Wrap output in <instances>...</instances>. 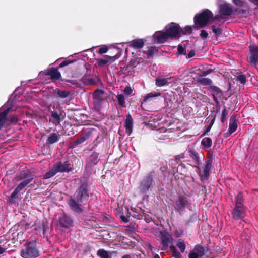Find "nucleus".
<instances>
[{"instance_id":"44","label":"nucleus","mask_w":258,"mask_h":258,"mask_svg":"<svg viewBox=\"0 0 258 258\" xmlns=\"http://www.w3.org/2000/svg\"><path fill=\"white\" fill-rule=\"evenodd\" d=\"M212 29L213 30V32L215 33V35L216 36H219L222 33V30L221 28L218 27L216 28L215 25L212 26Z\"/></svg>"},{"instance_id":"1","label":"nucleus","mask_w":258,"mask_h":258,"mask_svg":"<svg viewBox=\"0 0 258 258\" xmlns=\"http://www.w3.org/2000/svg\"><path fill=\"white\" fill-rule=\"evenodd\" d=\"M33 178L30 174H28L26 172L23 171L21 172L15 178L16 182L21 181L16 188L14 189L12 194L10 196V199L13 200L18 198V195L20 191L26 186H27L32 181Z\"/></svg>"},{"instance_id":"62","label":"nucleus","mask_w":258,"mask_h":258,"mask_svg":"<svg viewBox=\"0 0 258 258\" xmlns=\"http://www.w3.org/2000/svg\"><path fill=\"white\" fill-rule=\"evenodd\" d=\"M212 96H213L214 100L215 101H217V99L216 97L215 96V94H213Z\"/></svg>"},{"instance_id":"6","label":"nucleus","mask_w":258,"mask_h":258,"mask_svg":"<svg viewBox=\"0 0 258 258\" xmlns=\"http://www.w3.org/2000/svg\"><path fill=\"white\" fill-rule=\"evenodd\" d=\"M166 32L171 39L180 36V26L176 23H171L166 26Z\"/></svg>"},{"instance_id":"38","label":"nucleus","mask_w":258,"mask_h":258,"mask_svg":"<svg viewBox=\"0 0 258 258\" xmlns=\"http://www.w3.org/2000/svg\"><path fill=\"white\" fill-rule=\"evenodd\" d=\"M177 246L180 249L181 252L183 253L186 248V245L184 241L182 239H179L176 244Z\"/></svg>"},{"instance_id":"8","label":"nucleus","mask_w":258,"mask_h":258,"mask_svg":"<svg viewBox=\"0 0 258 258\" xmlns=\"http://www.w3.org/2000/svg\"><path fill=\"white\" fill-rule=\"evenodd\" d=\"M246 215V208L243 205H235L232 211V217L235 220L244 218Z\"/></svg>"},{"instance_id":"56","label":"nucleus","mask_w":258,"mask_h":258,"mask_svg":"<svg viewBox=\"0 0 258 258\" xmlns=\"http://www.w3.org/2000/svg\"><path fill=\"white\" fill-rule=\"evenodd\" d=\"M228 112H227L226 109H224V110H222V116L223 117V118H225Z\"/></svg>"},{"instance_id":"28","label":"nucleus","mask_w":258,"mask_h":258,"mask_svg":"<svg viewBox=\"0 0 258 258\" xmlns=\"http://www.w3.org/2000/svg\"><path fill=\"white\" fill-rule=\"evenodd\" d=\"M197 82L201 85L208 86L212 83V81L209 78L199 77L197 80Z\"/></svg>"},{"instance_id":"57","label":"nucleus","mask_w":258,"mask_h":258,"mask_svg":"<svg viewBox=\"0 0 258 258\" xmlns=\"http://www.w3.org/2000/svg\"><path fill=\"white\" fill-rule=\"evenodd\" d=\"M250 2L254 4L255 5L258 6V0H249Z\"/></svg>"},{"instance_id":"16","label":"nucleus","mask_w":258,"mask_h":258,"mask_svg":"<svg viewBox=\"0 0 258 258\" xmlns=\"http://www.w3.org/2000/svg\"><path fill=\"white\" fill-rule=\"evenodd\" d=\"M78 201H81L82 199L85 197H88L87 185L86 184H82L76 192Z\"/></svg>"},{"instance_id":"31","label":"nucleus","mask_w":258,"mask_h":258,"mask_svg":"<svg viewBox=\"0 0 258 258\" xmlns=\"http://www.w3.org/2000/svg\"><path fill=\"white\" fill-rule=\"evenodd\" d=\"M189 156L194 160L195 162L199 164V157L198 153L195 150L190 149L189 150Z\"/></svg>"},{"instance_id":"46","label":"nucleus","mask_w":258,"mask_h":258,"mask_svg":"<svg viewBox=\"0 0 258 258\" xmlns=\"http://www.w3.org/2000/svg\"><path fill=\"white\" fill-rule=\"evenodd\" d=\"M123 92L127 95H133L134 94L133 90L130 87H126L124 89Z\"/></svg>"},{"instance_id":"47","label":"nucleus","mask_w":258,"mask_h":258,"mask_svg":"<svg viewBox=\"0 0 258 258\" xmlns=\"http://www.w3.org/2000/svg\"><path fill=\"white\" fill-rule=\"evenodd\" d=\"M237 80L242 84H244L246 81L245 76L242 74H240L237 76Z\"/></svg>"},{"instance_id":"53","label":"nucleus","mask_w":258,"mask_h":258,"mask_svg":"<svg viewBox=\"0 0 258 258\" xmlns=\"http://www.w3.org/2000/svg\"><path fill=\"white\" fill-rule=\"evenodd\" d=\"M10 121L12 123L15 122L17 121L18 119L16 116H13L10 118Z\"/></svg>"},{"instance_id":"40","label":"nucleus","mask_w":258,"mask_h":258,"mask_svg":"<svg viewBox=\"0 0 258 258\" xmlns=\"http://www.w3.org/2000/svg\"><path fill=\"white\" fill-rule=\"evenodd\" d=\"M209 89L217 95H220L222 93L221 90L218 87L215 86L210 85Z\"/></svg>"},{"instance_id":"17","label":"nucleus","mask_w":258,"mask_h":258,"mask_svg":"<svg viewBox=\"0 0 258 258\" xmlns=\"http://www.w3.org/2000/svg\"><path fill=\"white\" fill-rule=\"evenodd\" d=\"M204 253L203 248L197 246L190 251L188 255L189 258H201Z\"/></svg>"},{"instance_id":"3","label":"nucleus","mask_w":258,"mask_h":258,"mask_svg":"<svg viewBox=\"0 0 258 258\" xmlns=\"http://www.w3.org/2000/svg\"><path fill=\"white\" fill-rule=\"evenodd\" d=\"M213 19L212 13L209 10L206 9L201 13L197 14L194 18L195 24L197 27L202 28L207 25Z\"/></svg>"},{"instance_id":"59","label":"nucleus","mask_w":258,"mask_h":258,"mask_svg":"<svg viewBox=\"0 0 258 258\" xmlns=\"http://www.w3.org/2000/svg\"><path fill=\"white\" fill-rule=\"evenodd\" d=\"M122 258H132V256L131 255L126 254L123 255Z\"/></svg>"},{"instance_id":"14","label":"nucleus","mask_w":258,"mask_h":258,"mask_svg":"<svg viewBox=\"0 0 258 258\" xmlns=\"http://www.w3.org/2000/svg\"><path fill=\"white\" fill-rule=\"evenodd\" d=\"M153 37L158 43H164L168 40L171 39L166 31H157L154 34Z\"/></svg>"},{"instance_id":"33","label":"nucleus","mask_w":258,"mask_h":258,"mask_svg":"<svg viewBox=\"0 0 258 258\" xmlns=\"http://www.w3.org/2000/svg\"><path fill=\"white\" fill-rule=\"evenodd\" d=\"M98 158V154L94 152L89 157V164H96L97 162Z\"/></svg>"},{"instance_id":"21","label":"nucleus","mask_w":258,"mask_h":258,"mask_svg":"<svg viewBox=\"0 0 258 258\" xmlns=\"http://www.w3.org/2000/svg\"><path fill=\"white\" fill-rule=\"evenodd\" d=\"M125 126L126 128V132L128 133L129 135H130L133 131V119L132 116L130 114H128L126 116Z\"/></svg>"},{"instance_id":"10","label":"nucleus","mask_w":258,"mask_h":258,"mask_svg":"<svg viewBox=\"0 0 258 258\" xmlns=\"http://www.w3.org/2000/svg\"><path fill=\"white\" fill-rule=\"evenodd\" d=\"M188 203L187 198L185 196H180L175 202L174 208L177 212H181L184 210Z\"/></svg>"},{"instance_id":"19","label":"nucleus","mask_w":258,"mask_h":258,"mask_svg":"<svg viewBox=\"0 0 258 258\" xmlns=\"http://www.w3.org/2000/svg\"><path fill=\"white\" fill-rule=\"evenodd\" d=\"M118 57L116 56H110L108 55H105V58L102 59L99 58L97 59V61L99 66H104L108 63H111V62L115 61Z\"/></svg>"},{"instance_id":"55","label":"nucleus","mask_w":258,"mask_h":258,"mask_svg":"<svg viewBox=\"0 0 258 258\" xmlns=\"http://www.w3.org/2000/svg\"><path fill=\"white\" fill-rule=\"evenodd\" d=\"M195 55V52L193 50H191L188 54V58H191L194 56Z\"/></svg>"},{"instance_id":"61","label":"nucleus","mask_w":258,"mask_h":258,"mask_svg":"<svg viewBox=\"0 0 258 258\" xmlns=\"http://www.w3.org/2000/svg\"><path fill=\"white\" fill-rule=\"evenodd\" d=\"M121 219L124 222H128V220L127 218H124V217H121Z\"/></svg>"},{"instance_id":"39","label":"nucleus","mask_w":258,"mask_h":258,"mask_svg":"<svg viewBox=\"0 0 258 258\" xmlns=\"http://www.w3.org/2000/svg\"><path fill=\"white\" fill-rule=\"evenodd\" d=\"M192 31V29L190 26H186L184 28H181L180 27V35L190 34Z\"/></svg>"},{"instance_id":"30","label":"nucleus","mask_w":258,"mask_h":258,"mask_svg":"<svg viewBox=\"0 0 258 258\" xmlns=\"http://www.w3.org/2000/svg\"><path fill=\"white\" fill-rule=\"evenodd\" d=\"M51 117L52 118H53V119H54V120H53L52 121V122L54 124H55V125H58L60 124V123L61 122V117H60V115L59 114H58L57 112H52L51 115Z\"/></svg>"},{"instance_id":"4","label":"nucleus","mask_w":258,"mask_h":258,"mask_svg":"<svg viewBox=\"0 0 258 258\" xmlns=\"http://www.w3.org/2000/svg\"><path fill=\"white\" fill-rule=\"evenodd\" d=\"M105 99L104 91L98 89L94 92L93 108L96 111L99 112L101 110Z\"/></svg>"},{"instance_id":"36","label":"nucleus","mask_w":258,"mask_h":258,"mask_svg":"<svg viewBox=\"0 0 258 258\" xmlns=\"http://www.w3.org/2000/svg\"><path fill=\"white\" fill-rule=\"evenodd\" d=\"M157 51L156 48L154 46L148 47L147 50H145L144 52L146 53L148 56H152Z\"/></svg>"},{"instance_id":"11","label":"nucleus","mask_w":258,"mask_h":258,"mask_svg":"<svg viewBox=\"0 0 258 258\" xmlns=\"http://www.w3.org/2000/svg\"><path fill=\"white\" fill-rule=\"evenodd\" d=\"M217 5L221 15L229 16L231 14L232 10L229 4L222 0H218Z\"/></svg>"},{"instance_id":"18","label":"nucleus","mask_w":258,"mask_h":258,"mask_svg":"<svg viewBox=\"0 0 258 258\" xmlns=\"http://www.w3.org/2000/svg\"><path fill=\"white\" fill-rule=\"evenodd\" d=\"M79 201H76L73 199H71L68 201V204L70 206L71 209L78 213H80L82 212L83 209L81 206L79 205L78 203Z\"/></svg>"},{"instance_id":"45","label":"nucleus","mask_w":258,"mask_h":258,"mask_svg":"<svg viewBox=\"0 0 258 258\" xmlns=\"http://www.w3.org/2000/svg\"><path fill=\"white\" fill-rule=\"evenodd\" d=\"M243 199L242 194H238L236 197V205H243Z\"/></svg>"},{"instance_id":"29","label":"nucleus","mask_w":258,"mask_h":258,"mask_svg":"<svg viewBox=\"0 0 258 258\" xmlns=\"http://www.w3.org/2000/svg\"><path fill=\"white\" fill-rule=\"evenodd\" d=\"M55 92L57 94L58 97L61 98H66L68 97L70 94L69 91L59 89H55Z\"/></svg>"},{"instance_id":"50","label":"nucleus","mask_w":258,"mask_h":258,"mask_svg":"<svg viewBox=\"0 0 258 258\" xmlns=\"http://www.w3.org/2000/svg\"><path fill=\"white\" fill-rule=\"evenodd\" d=\"M213 123H214V120H213L211 122L210 124L206 127V130H205V132L204 133V135H205L206 134H207V133H208L210 131V130L211 128Z\"/></svg>"},{"instance_id":"24","label":"nucleus","mask_w":258,"mask_h":258,"mask_svg":"<svg viewBox=\"0 0 258 258\" xmlns=\"http://www.w3.org/2000/svg\"><path fill=\"white\" fill-rule=\"evenodd\" d=\"M237 128V120L235 118H231L230 120L229 125V134H232L234 132L236 131Z\"/></svg>"},{"instance_id":"20","label":"nucleus","mask_w":258,"mask_h":258,"mask_svg":"<svg viewBox=\"0 0 258 258\" xmlns=\"http://www.w3.org/2000/svg\"><path fill=\"white\" fill-rule=\"evenodd\" d=\"M59 223L63 227H69L72 225L73 221L70 217L64 215L60 218Z\"/></svg>"},{"instance_id":"5","label":"nucleus","mask_w":258,"mask_h":258,"mask_svg":"<svg viewBox=\"0 0 258 258\" xmlns=\"http://www.w3.org/2000/svg\"><path fill=\"white\" fill-rule=\"evenodd\" d=\"M153 182V178L151 174H149L145 177L139 187L140 192L142 194H146L151 187Z\"/></svg>"},{"instance_id":"34","label":"nucleus","mask_w":258,"mask_h":258,"mask_svg":"<svg viewBox=\"0 0 258 258\" xmlns=\"http://www.w3.org/2000/svg\"><path fill=\"white\" fill-rule=\"evenodd\" d=\"M57 171L56 170L54 166H53L52 169L49 171L47 172L44 175V178L48 179L50 178L53 176H54L57 173Z\"/></svg>"},{"instance_id":"23","label":"nucleus","mask_w":258,"mask_h":258,"mask_svg":"<svg viewBox=\"0 0 258 258\" xmlns=\"http://www.w3.org/2000/svg\"><path fill=\"white\" fill-rule=\"evenodd\" d=\"M47 75L50 76L51 79H58L60 77V73L56 69H51L47 73Z\"/></svg>"},{"instance_id":"32","label":"nucleus","mask_w":258,"mask_h":258,"mask_svg":"<svg viewBox=\"0 0 258 258\" xmlns=\"http://www.w3.org/2000/svg\"><path fill=\"white\" fill-rule=\"evenodd\" d=\"M201 144L206 148H209L212 146V141L210 138H204L201 141Z\"/></svg>"},{"instance_id":"12","label":"nucleus","mask_w":258,"mask_h":258,"mask_svg":"<svg viewBox=\"0 0 258 258\" xmlns=\"http://www.w3.org/2000/svg\"><path fill=\"white\" fill-rule=\"evenodd\" d=\"M9 104L5 105L0 110V130L3 127L4 123L7 120V116L9 112L11 110V108L9 106Z\"/></svg>"},{"instance_id":"15","label":"nucleus","mask_w":258,"mask_h":258,"mask_svg":"<svg viewBox=\"0 0 258 258\" xmlns=\"http://www.w3.org/2000/svg\"><path fill=\"white\" fill-rule=\"evenodd\" d=\"M54 166L58 172H69L72 170V167L68 161L60 162Z\"/></svg>"},{"instance_id":"26","label":"nucleus","mask_w":258,"mask_h":258,"mask_svg":"<svg viewBox=\"0 0 258 258\" xmlns=\"http://www.w3.org/2000/svg\"><path fill=\"white\" fill-rule=\"evenodd\" d=\"M144 45V42L143 40L142 39H139L133 40L131 42V44L130 46L134 48L138 49L143 47Z\"/></svg>"},{"instance_id":"63","label":"nucleus","mask_w":258,"mask_h":258,"mask_svg":"<svg viewBox=\"0 0 258 258\" xmlns=\"http://www.w3.org/2000/svg\"><path fill=\"white\" fill-rule=\"evenodd\" d=\"M154 258H160V257L158 254H156L154 255Z\"/></svg>"},{"instance_id":"35","label":"nucleus","mask_w":258,"mask_h":258,"mask_svg":"<svg viewBox=\"0 0 258 258\" xmlns=\"http://www.w3.org/2000/svg\"><path fill=\"white\" fill-rule=\"evenodd\" d=\"M116 99H117L118 104L120 107H124L125 106V98H124V96L122 94H118L116 96Z\"/></svg>"},{"instance_id":"27","label":"nucleus","mask_w":258,"mask_h":258,"mask_svg":"<svg viewBox=\"0 0 258 258\" xmlns=\"http://www.w3.org/2000/svg\"><path fill=\"white\" fill-rule=\"evenodd\" d=\"M161 95V93L159 92H152L147 94L144 97V101L148 102L149 101L152 100L153 98L160 96Z\"/></svg>"},{"instance_id":"43","label":"nucleus","mask_w":258,"mask_h":258,"mask_svg":"<svg viewBox=\"0 0 258 258\" xmlns=\"http://www.w3.org/2000/svg\"><path fill=\"white\" fill-rule=\"evenodd\" d=\"M89 137L88 135H85L84 136L81 137L80 138L78 139L75 142L76 145H79L82 143H83L86 140H87Z\"/></svg>"},{"instance_id":"2","label":"nucleus","mask_w":258,"mask_h":258,"mask_svg":"<svg viewBox=\"0 0 258 258\" xmlns=\"http://www.w3.org/2000/svg\"><path fill=\"white\" fill-rule=\"evenodd\" d=\"M23 258H36L39 255L37 248L36 243L34 241L30 242L24 245L20 252Z\"/></svg>"},{"instance_id":"58","label":"nucleus","mask_w":258,"mask_h":258,"mask_svg":"<svg viewBox=\"0 0 258 258\" xmlns=\"http://www.w3.org/2000/svg\"><path fill=\"white\" fill-rule=\"evenodd\" d=\"M5 251V249L3 248V247H2L0 246V254H3Z\"/></svg>"},{"instance_id":"51","label":"nucleus","mask_w":258,"mask_h":258,"mask_svg":"<svg viewBox=\"0 0 258 258\" xmlns=\"http://www.w3.org/2000/svg\"><path fill=\"white\" fill-rule=\"evenodd\" d=\"M212 72V70L211 69H208L205 71H203V72H202L201 74V76H207V75L209 74L210 73H211V72Z\"/></svg>"},{"instance_id":"13","label":"nucleus","mask_w":258,"mask_h":258,"mask_svg":"<svg viewBox=\"0 0 258 258\" xmlns=\"http://www.w3.org/2000/svg\"><path fill=\"white\" fill-rule=\"evenodd\" d=\"M250 56L248 61L255 64L258 61V47L256 45H250L249 46Z\"/></svg>"},{"instance_id":"9","label":"nucleus","mask_w":258,"mask_h":258,"mask_svg":"<svg viewBox=\"0 0 258 258\" xmlns=\"http://www.w3.org/2000/svg\"><path fill=\"white\" fill-rule=\"evenodd\" d=\"M161 243L162 245V250H166L170 244H172L173 238L171 235L166 232H160Z\"/></svg>"},{"instance_id":"22","label":"nucleus","mask_w":258,"mask_h":258,"mask_svg":"<svg viewBox=\"0 0 258 258\" xmlns=\"http://www.w3.org/2000/svg\"><path fill=\"white\" fill-rule=\"evenodd\" d=\"M60 139V135L58 133H52L49 135L46 140L47 144H52L58 142Z\"/></svg>"},{"instance_id":"42","label":"nucleus","mask_w":258,"mask_h":258,"mask_svg":"<svg viewBox=\"0 0 258 258\" xmlns=\"http://www.w3.org/2000/svg\"><path fill=\"white\" fill-rule=\"evenodd\" d=\"M178 53L180 55H185L186 54V48L185 46L182 45H179L177 49Z\"/></svg>"},{"instance_id":"52","label":"nucleus","mask_w":258,"mask_h":258,"mask_svg":"<svg viewBox=\"0 0 258 258\" xmlns=\"http://www.w3.org/2000/svg\"><path fill=\"white\" fill-rule=\"evenodd\" d=\"M173 256L175 257V258H181V255L178 251L174 250L173 251Z\"/></svg>"},{"instance_id":"25","label":"nucleus","mask_w":258,"mask_h":258,"mask_svg":"<svg viewBox=\"0 0 258 258\" xmlns=\"http://www.w3.org/2000/svg\"><path fill=\"white\" fill-rule=\"evenodd\" d=\"M168 80L169 78H164L159 77L156 79L155 84L158 87H162L165 85H167L170 83Z\"/></svg>"},{"instance_id":"41","label":"nucleus","mask_w":258,"mask_h":258,"mask_svg":"<svg viewBox=\"0 0 258 258\" xmlns=\"http://www.w3.org/2000/svg\"><path fill=\"white\" fill-rule=\"evenodd\" d=\"M232 1L236 6L239 7H243L246 4V2L244 0H232Z\"/></svg>"},{"instance_id":"64","label":"nucleus","mask_w":258,"mask_h":258,"mask_svg":"<svg viewBox=\"0 0 258 258\" xmlns=\"http://www.w3.org/2000/svg\"><path fill=\"white\" fill-rule=\"evenodd\" d=\"M224 120H225V118H223V117L222 116V119H221L222 122H224Z\"/></svg>"},{"instance_id":"60","label":"nucleus","mask_w":258,"mask_h":258,"mask_svg":"<svg viewBox=\"0 0 258 258\" xmlns=\"http://www.w3.org/2000/svg\"><path fill=\"white\" fill-rule=\"evenodd\" d=\"M94 81L92 79H90L89 81V84H94Z\"/></svg>"},{"instance_id":"37","label":"nucleus","mask_w":258,"mask_h":258,"mask_svg":"<svg viewBox=\"0 0 258 258\" xmlns=\"http://www.w3.org/2000/svg\"><path fill=\"white\" fill-rule=\"evenodd\" d=\"M97 255L100 258H109V253L103 249H99L97 251Z\"/></svg>"},{"instance_id":"7","label":"nucleus","mask_w":258,"mask_h":258,"mask_svg":"<svg viewBox=\"0 0 258 258\" xmlns=\"http://www.w3.org/2000/svg\"><path fill=\"white\" fill-rule=\"evenodd\" d=\"M212 164V159L209 158L205 161V167L202 169L199 168V174L202 180L207 179L209 177Z\"/></svg>"},{"instance_id":"48","label":"nucleus","mask_w":258,"mask_h":258,"mask_svg":"<svg viewBox=\"0 0 258 258\" xmlns=\"http://www.w3.org/2000/svg\"><path fill=\"white\" fill-rule=\"evenodd\" d=\"M200 37L202 39H206L208 36V33L204 30H202L201 31L200 33Z\"/></svg>"},{"instance_id":"54","label":"nucleus","mask_w":258,"mask_h":258,"mask_svg":"<svg viewBox=\"0 0 258 258\" xmlns=\"http://www.w3.org/2000/svg\"><path fill=\"white\" fill-rule=\"evenodd\" d=\"M70 63V62L69 61H64L60 63V67H63L64 66L68 65Z\"/></svg>"},{"instance_id":"49","label":"nucleus","mask_w":258,"mask_h":258,"mask_svg":"<svg viewBox=\"0 0 258 258\" xmlns=\"http://www.w3.org/2000/svg\"><path fill=\"white\" fill-rule=\"evenodd\" d=\"M108 49L107 47L104 46V47L100 48L99 49L98 53L100 54H103L106 53L108 51Z\"/></svg>"}]
</instances>
